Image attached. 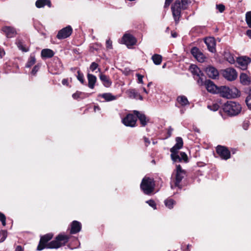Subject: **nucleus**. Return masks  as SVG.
Masks as SVG:
<instances>
[{
  "label": "nucleus",
  "instance_id": "1",
  "mask_svg": "<svg viewBox=\"0 0 251 251\" xmlns=\"http://www.w3.org/2000/svg\"><path fill=\"white\" fill-rule=\"evenodd\" d=\"M53 234L48 233L41 236L38 246L37 248L38 251H42L43 249H58L67 243L69 239V236L59 234L56 237L55 240L48 242L52 239Z\"/></svg>",
  "mask_w": 251,
  "mask_h": 251
},
{
  "label": "nucleus",
  "instance_id": "2",
  "mask_svg": "<svg viewBox=\"0 0 251 251\" xmlns=\"http://www.w3.org/2000/svg\"><path fill=\"white\" fill-rule=\"evenodd\" d=\"M176 144L170 149L171 159L174 162H180L182 161L187 162L188 157L184 152H180V154H178V150L182 148L183 145L182 138L176 137Z\"/></svg>",
  "mask_w": 251,
  "mask_h": 251
},
{
  "label": "nucleus",
  "instance_id": "3",
  "mask_svg": "<svg viewBox=\"0 0 251 251\" xmlns=\"http://www.w3.org/2000/svg\"><path fill=\"white\" fill-rule=\"evenodd\" d=\"M190 2L191 0H181V6L180 2L179 0H176L172 5L171 9L172 14L176 24H177L179 22V19L181 17V9H186L187 4Z\"/></svg>",
  "mask_w": 251,
  "mask_h": 251
},
{
  "label": "nucleus",
  "instance_id": "4",
  "mask_svg": "<svg viewBox=\"0 0 251 251\" xmlns=\"http://www.w3.org/2000/svg\"><path fill=\"white\" fill-rule=\"evenodd\" d=\"M218 93L223 98L227 99L235 98L240 96V91L235 87L221 86L219 88Z\"/></svg>",
  "mask_w": 251,
  "mask_h": 251
},
{
  "label": "nucleus",
  "instance_id": "5",
  "mask_svg": "<svg viewBox=\"0 0 251 251\" xmlns=\"http://www.w3.org/2000/svg\"><path fill=\"white\" fill-rule=\"evenodd\" d=\"M241 106L239 103L232 101H227L223 107L224 112L229 116L237 115L241 112Z\"/></svg>",
  "mask_w": 251,
  "mask_h": 251
},
{
  "label": "nucleus",
  "instance_id": "6",
  "mask_svg": "<svg viewBox=\"0 0 251 251\" xmlns=\"http://www.w3.org/2000/svg\"><path fill=\"white\" fill-rule=\"evenodd\" d=\"M155 183L153 179L149 177L145 176L141 183L140 188L144 193L150 195L154 189Z\"/></svg>",
  "mask_w": 251,
  "mask_h": 251
},
{
  "label": "nucleus",
  "instance_id": "7",
  "mask_svg": "<svg viewBox=\"0 0 251 251\" xmlns=\"http://www.w3.org/2000/svg\"><path fill=\"white\" fill-rule=\"evenodd\" d=\"M185 171L182 169L180 165H176V169L175 171V186L179 188H181L180 183L182 179L185 177Z\"/></svg>",
  "mask_w": 251,
  "mask_h": 251
},
{
  "label": "nucleus",
  "instance_id": "8",
  "mask_svg": "<svg viewBox=\"0 0 251 251\" xmlns=\"http://www.w3.org/2000/svg\"><path fill=\"white\" fill-rule=\"evenodd\" d=\"M223 76L228 81H233L235 80L238 76L236 71L232 68H228L223 70Z\"/></svg>",
  "mask_w": 251,
  "mask_h": 251
},
{
  "label": "nucleus",
  "instance_id": "9",
  "mask_svg": "<svg viewBox=\"0 0 251 251\" xmlns=\"http://www.w3.org/2000/svg\"><path fill=\"white\" fill-rule=\"evenodd\" d=\"M136 116H135L132 114H127L122 119L123 123L127 126L134 127L136 126Z\"/></svg>",
  "mask_w": 251,
  "mask_h": 251
},
{
  "label": "nucleus",
  "instance_id": "10",
  "mask_svg": "<svg viewBox=\"0 0 251 251\" xmlns=\"http://www.w3.org/2000/svg\"><path fill=\"white\" fill-rule=\"evenodd\" d=\"M251 62L250 58L246 56H241L237 58L236 66L242 70H246L247 68L248 64Z\"/></svg>",
  "mask_w": 251,
  "mask_h": 251
},
{
  "label": "nucleus",
  "instance_id": "11",
  "mask_svg": "<svg viewBox=\"0 0 251 251\" xmlns=\"http://www.w3.org/2000/svg\"><path fill=\"white\" fill-rule=\"evenodd\" d=\"M191 53L194 57L199 62H204L206 59L205 56L197 47H193L191 50Z\"/></svg>",
  "mask_w": 251,
  "mask_h": 251
},
{
  "label": "nucleus",
  "instance_id": "12",
  "mask_svg": "<svg viewBox=\"0 0 251 251\" xmlns=\"http://www.w3.org/2000/svg\"><path fill=\"white\" fill-rule=\"evenodd\" d=\"M73 29L70 25H68L66 27L60 30L56 36L58 39H65L69 37L72 33Z\"/></svg>",
  "mask_w": 251,
  "mask_h": 251
},
{
  "label": "nucleus",
  "instance_id": "13",
  "mask_svg": "<svg viewBox=\"0 0 251 251\" xmlns=\"http://www.w3.org/2000/svg\"><path fill=\"white\" fill-rule=\"evenodd\" d=\"M216 151L223 159L227 160L230 157V151L225 147L218 146L216 148Z\"/></svg>",
  "mask_w": 251,
  "mask_h": 251
},
{
  "label": "nucleus",
  "instance_id": "14",
  "mask_svg": "<svg viewBox=\"0 0 251 251\" xmlns=\"http://www.w3.org/2000/svg\"><path fill=\"white\" fill-rule=\"evenodd\" d=\"M122 42L129 48L130 46L135 45L137 40L133 35L130 34H125L123 37Z\"/></svg>",
  "mask_w": 251,
  "mask_h": 251
},
{
  "label": "nucleus",
  "instance_id": "15",
  "mask_svg": "<svg viewBox=\"0 0 251 251\" xmlns=\"http://www.w3.org/2000/svg\"><path fill=\"white\" fill-rule=\"evenodd\" d=\"M133 113L134 115L136 116V118H138L142 126H145L149 122L150 119L147 117L144 113L136 110H134Z\"/></svg>",
  "mask_w": 251,
  "mask_h": 251
},
{
  "label": "nucleus",
  "instance_id": "16",
  "mask_svg": "<svg viewBox=\"0 0 251 251\" xmlns=\"http://www.w3.org/2000/svg\"><path fill=\"white\" fill-rule=\"evenodd\" d=\"M204 86L208 92L213 94L218 93L219 88L210 80H205Z\"/></svg>",
  "mask_w": 251,
  "mask_h": 251
},
{
  "label": "nucleus",
  "instance_id": "17",
  "mask_svg": "<svg viewBox=\"0 0 251 251\" xmlns=\"http://www.w3.org/2000/svg\"><path fill=\"white\" fill-rule=\"evenodd\" d=\"M204 42L207 46V49L211 52H214L216 51L215 46L216 42L213 37H207L204 40Z\"/></svg>",
  "mask_w": 251,
  "mask_h": 251
},
{
  "label": "nucleus",
  "instance_id": "18",
  "mask_svg": "<svg viewBox=\"0 0 251 251\" xmlns=\"http://www.w3.org/2000/svg\"><path fill=\"white\" fill-rule=\"evenodd\" d=\"M208 76L212 79H216L219 76L218 71L214 67L209 66L205 69Z\"/></svg>",
  "mask_w": 251,
  "mask_h": 251
},
{
  "label": "nucleus",
  "instance_id": "19",
  "mask_svg": "<svg viewBox=\"0 0 251 251\" xmlns=\"http://www.w3.org/2000/svg\"><path fill=\"white\" fill-rule=\"evenodd\" d=\"M126 94L130 99L143 100L142 96L135 89H129L126 90Z\"/></svg>",
  "mask_w": 251,
  "mask_h": 251
},
{
  "label": "nucleus",
  "instance_id": "20",
  "mask_svg": "<svg viewBox=\"0 0 251 251\" xmlns=\"http://www.w3.org/2000/svg\"><path fill=\"white\" fill-rule=\"evenodd\" d=\"M81 228V224L77 221H74L71 224V234H75L79 232Z\"/></svg>",
  "mask_w": 251,
  "mask_h": 251
},
{
  "label": "nucleus",
  "instance_id": "21",
  "mask_svg": "<svg viewBox=\"0 0 251 251\" xmlns=\"http://www.w3.org/2000/svg\"><path fill=\"white\" fill-rule=\"evenodd\" d=\"M100 79L102 84L107 88L110 87L112 84V81H111L109 77L104 74L100 73Z\"/></svg>",
  "mask_w": 251,
  "mask_h": 251
},
{
  "label": "nucleus",
  "instance_id": "22",
  "mask_svg": "<svg viewBox=\"0 0 251 251\" xmlns=\"http://www.w3.org/2000/svg\"><path fill=\"white\" fill-rule=\"evenodd\" d=\"M98 97L103 98L106 101H110L116 100L118 96L113 95L110 93H105L99 94Z\"/></svg>",
  "mask_w": 251,
  "mask_h": 251
},
{
  "label": "nucleus",
  "instance_id": "23",
  "mask_svg": "<svg viewBox=\"0 0 251 251\" xmlns=\"http://www.w3.org/2000/svg\"><path fill=\"white\" fill-rule=\"evenodd\" d=\"M2 30L5 33L7 38H12L16 34L15 29L10 26L3 27Z\"/></svg>",
  "mask_w": 251,
  "mask_h": 251
},
{
  "label": "nucleus",
  "instance_id": "24",
  "mask_svg": "<svg viewBox=\"0 0 251 251\" xmlns=\"http://www.w3.org/2000/svg\"><path fill=\"white\" fill-rule=\"evenodd\" d=\"M87 78L88 80V87L91 89H93L97 81L96 76L92 74H88Z\"/></svg>",
  "mask_w": 251,
  "mask_h": 251
},
{
  "label": "nucleus",
  "instance_id": "25",
  "mask_svg": "<svg viewBox=\"0 0 251 251\" xmlns=\"http://www.w3.org/2000/svg\"><path fill=\"white\" fill-rule=\"evenodd\" d=\"M240 79L241 83L244 85H248L251 83L250 78L245 73L240 74Z\"/></svg>",
  "mask_w": 251,
  "mask_h": 251
},
{
  "label": "nucleus",
  "instance_id": "26",
  "mask_svg": "<svg viewBox=\"0 0 251 251\" xmlns=\"http://www.w3.org/2000/svg\"><path fill=\"white\" fill-rule=\"evenodd\" d=\"M177 102L182 106L189 104L187 98L185 96H179L176 99Z\"/></svg>",
  "mask_w": 251,
  "mask_h": 251
},
{
  "label": "nucleus",
  "instance_id": "27",
  "mask_svg": "<svg viewBox=\"0 0 251 251\" xmlns=\"http://www.w3.org/2000/svg\"><path fill=\"white\" fill-rule=\"evenodd\" d=\"M190 70L194 75L200 76L202 75V73L200 68L195 65H191L190 67Z\"/></svg>",
  "mask_w": 251,
  "mask_h": 251
},
{
  "label": "nucleus",
  "instance_id": "28",
  "mask_svg": "<svg viewBox=\"0 0 251 251\" xmlns=\"http://www.w3.org/2000/svg\"><path fill=\"white\" fill-rule=\"evenodd\" d=\"M36 6L38 8H41L45 5L49 7L51 6V2L50 0H37L35 3Z\"/></svg>",
  "mask_w": 251,
  "mask_h": 251
},
{
  "label": "nucleus",
  "instance_id": "29",
  "mask_svg": "<svg viewBox=\"0 0 251 251\" xmlns=\"http://www.w3.org/2000/svg\"><path fill=\"white\" fill-rule=\"evenodd\" d=\"M54 55L53 51L50 49H43L41 51V55L44 58H50Z\"/></svg>",
  "mask_w": 251,
  "mask_h": 251
},
{
  "label": "nucleus",
  "instance_id": "30",
  "mask_svg": "<svg viewBox=\"0 0 251 251\" xmlns=\"http://www.w3.org/2000/svg\"><path fill=\"white\" fill-rule=\"evenodd\" d=\"M151 59L154 64L159 65L161 63L162 57L161 55L155 54L152 56Z\"/></svg>",
  "mask_w": 251,
  "mask_h": 251
},
{
  "label": "nucleus",
  "instance_id": "31",
  "mask_svg": "<svg viewBox=\"0 0 251 251\" xmlns=\"http://www.w3.org/2000/svg\"><path fill=\"white\" fill-rule=\"evenodd\" d=\"M88 96V95L87 94H85L79 91H77L76 92L74 93L72 96L73 98L74 99H83Z\"/></svg>",
  "mask_w": 251,
  "mask_h": 251
},
{
  "label": "nucleus",
  "instance_id": "32",
  "mask_svg": "<svg viewBox=\"0 0 251 251\" xmlns=\"http://www.w3.org/2000/svg\"><path fill=\"white\" fill-rule=\"evenodd\" d=\"M176 202L173 199H167L164 201L165 205L169 209L173 208Z\"/></svg>",
  "mask_w": 251,
  "mask_h": 251
},
{
  "label": "nucleus",
  "instance_id": "33",
  "mask_svg": "<svg viewBox=\"0 0 251 251\" xmlns=\"http://www.w3.org/2000/svg\"><path fill=\"white\" fill-rule=\"evenodd\" d=\"M36 62V59L34 56L31 55L28 59L27 62L25 65L26 68H29L33 65Z\"/></svg>",
  "mask_w": 251,
  "mask_h": 251
},
{
  "label": "nucleus",
  "instance_id": "34",
  "mask_svg": "<svg viewBox=\"0 0 251 251\" xmlns=\"http://www.w3.org/2000/svg\"><path fill=\"white\" fill-rule=\"evenodd\" d=\"M225 58L229 63L231 64L235 63V62L233 55L231 53H226L225 55Z\"/></svg>",
  "mask_w": 251,
  "mask_h": 251
},
{
  "label": "nucleus",
  "instance_id": "35",
  "mask_svg": "<svg viewBox=\"0 0 251 251\" xmlns=\"http://www.w3.org/2000/svg\"><path fill=\"white\" fill-rule=\"evenodd\" d=\"M7 236V232L5 230H1L0 231V242H3L6 238Z\"/></svg>",
  "mask_w": 251,
  "mask_h": 251
},
{
  "label": "nucleus",
  "instance_id": "36",
  "mask_svg": "<svg viewBox=\"0 0 251 251\" xmlns=\"http://www.w3.org/2000/svg\"><path fill=\"white\" fill-rule=\"evenodd\" d=\"M16 44L20 50L25 52L27 51V50L24 47V44L21 40H17L16 41Z\"/></svg>",
  "mask_w": 251,
  "mask_h": 251
},
{
  "label": "nucleus",
  "instance_id": "37",
  "mask_svg": "<svg viewBox=\"0 0 251 251\" xmlns=\"http://www.w3.org/2000/svg\"><path fill=\"white\" fill-rule=\"evenodd\" d=\"M246 21L248 26L251 28V11L247 12L246 14Z\"/></svg>",
  "mask_w": 251,
  "mask_h": 251
},
{
  "label": "nucleus",
  "instance_id": "38",
  "mask_svg": "<svg viewBox=\"0 0 251 251\" xmlns=\"http://www.w3.org/2000/svg\"><path fill=\"white\" fill-rule=\"evenodd\" d=\"M207 107L211 110L216 111L219 108V105L217 103H213L211 105H208Z\"/></svg>",
  "mask_w": 251,
  "mask_h": 251
},
{
  "label": "nucleus",
  "instance_id": "39",
  "mask_svg": "<svg viewBox=\"0 0 251 251\" xmlns=\"http://www.w3.org/2000/svg\"><path fill=\"white\" fill-rule=\"evenodd\" d=\"M198 78L197 79L198 84L200 86L204 85L205 81L204 80L203 74L201 75H200V76H198Z\"/></svg>",
  "mask_w": 251,
  "mask_h": 251
},
{
  "label": "nucleus",
  "instance_id": "40",
  "mask_svg": "<svg viewBox=\"0 0 251 251\" xmlns=\"http://www.w3.org/2000/svg\"><path fill=\"white\" fill-rule=\"evenodd\" d=\"M245 101L249 108L251 109V93L247 97Z\"/></svg>",
  "mask_w": 251,
  "mask_h": 251
},
{
  "label": "nucleus",
  "instance_id": "41",
  "mask_svg": "<svg viewBox=\"0 0 251 251\" xmlns=\"http://www.w3.org/2000/svg\"><path fill=\"white\" fill-rule=\"evenodd\" d=\"M146 203H147L150 206L152 207L154 209H156V205L155 201L153 200H150L146 201Z\"/></svg>",
  "mask_w": 251,
  "mask_h": 251
},
{
  "label": "nucleus",
  "instance_id": "42",
  "mask_svg": "<svg viewBox=\"0 0 251 251\" xmlns=\"http://www.w3.org/2000/svg\"><path fill=\"white\" fill-rule=\"evenodd\" d=\"M216 8L220 13H222L225 9V6L222 4H217Z\"/></svg>",
  "mask_w": 251,
  "mask_h": 251
},
{
  "label": "nucleus",
  "instance_id": "43",
  "mask_svg": "<svg viewBox=\"0 0 251 251\" xmlns=\"http://www.w3.org/2000/svg\"><path fill=\"white\" fill-rule=\"evenodd\" d=\"M77 73H78V75L77 76V77L78 80H79V81H80V82L81 83H82V84L84 83V79L83 78V74L80 73L79 71L77 72Z\"/></svg>",
  "mask_w": 251,
  "mask_h": 251
},
{
  "label": "nucleus",
  "instance_id": "44",
  "mask_svg": "<svg viewBox=\"0 0 251 251\" xmlns=\"http://www.w3.org/2000/svg\"><path fill=\"white\" fill-rule=\"evenodd\" d=\"M40 67V65L39 64H37L36 65H35L33 69L32 70V71H31V74L33 75H35L36 73L38 71V70H39V68Z\"/></svg>",
  "mask_w": 251,
  "mask_h": 251
},
{
  "label": "nucleus",
  "instance_id": "45",
  "mask_svg": "<svg viewBox=\"0 0 251 251\" xmlns=\"http://www.w3.org/2000/svg\"><path fill=\"white\" fill-rule=\"evenodd\" d=\"M98 67V64L95 62H93L90 66V69L94 72Z\"/></svg>",
  "mask_w": 251,
  "mask_h": 251
},
{
  "label": "nucleus",
  "instance_id": "46",
  "mask_svg": "<svg viewBox=\"0 0 251 251\" xmlns=\"http://www.w3.org/2000/svg\"><path fill=\"white\" fill-rule=\"evenodd\" d=\"M250 125V122L248 121H245L243 123V127L245 130H247Z\"/></svg>",
  "mask_w": 251,
  "mask_h": 251
},
{
  "label": "nucleus",
  "instance_id": "47",
  "mask_svg": "<svg viewBox=\"0 0 251 251\" xmlns=\"http://www.w3.org/2000/svg\"><path fill=\"white\" fill-rule=\"evenodd\" d=\"M106 48L108 49H112V43L110 40H107L106 42Z\"/></svg>",
  "mask_w": 251,
  "mask_h": 251
},
{
  "label": "nucleus",
  "instance_id": "48",
  "mask_svg": "<svg viewBox=\"0 0 251 251\" xmlns=\"http://www.w3.org/2000/svg\"><path fill=\"white\" fill-rule=\"evenodd\" d=\"M136 75L138 78V83H142V84L143 83V76L139 74H137Z\"/></svg>",
  "mask_w": 251,
  "mask_h": 251
},
{
  "label": "nucleus",
  "instance_id": "49",
  "mask_svg": "<svg viewBox=\"0 0 251 251\" xmlns=\"http://www.w3.org/2000/svg\"><path fill=\"white\" fill-rule=\"evenodd\" d=\"M144 141L145 144V146L146 147L148 146L150 144V141L149 138L144 137Z\"/></svg>",
  "mask_w": 251,
  "mask_h": 251
},
{
  "label": "nucleus",
  "instance_id": "50",
  "mask_svg": "<svg viewBox=\"0 0 251 251\" xmlns=\"http://www.w3.org/2000/svg\"><path fill=\"white\" fill-rule=\"evenodd\" d=\"M173 131V128H172L171 126H170L168 128L167 133H168V137H170L172 135V133Z\"/></svg>",
  "mask_w": 251,
  "mask_h": 251
},
{
  "label": "nucleus",
  "instance_id": "51",
  "mask_svg": "<svg viewBox=\"0 0 251 251\" xmlns=\"http://www.w3.org/2000/svg\"><path fill=\"white\" fill-rule=\"evenodd\" d=\"M173 0H165V2L164 4V7H168L170 3L173 1Z\"/></svg>",
  "mask_w": 251,
  "mask_h": 251
},
{
  "label": "nucleus",
  "instance_id": "52",
  "mask_svg": "<svg viewBox=\"0 0 251 251\" xmlns=\"http://www.w3.org/2000/svg\"><path fill=\"white\" fill-rule=\"evenodd\" d=\"M4 220H6L5 215L3 213L0 212V221H4Z\"/></svg>",
  "mask_w": 251,
  "mask_h": 251
},
{
  "label": "nucleus",
  "instance_id": "53",
  "mask_svg": "<svg viewBox=\"0 0 251 251\" xmlns=\"http://www.w3.org/2000/svg\"><path fill=\"white\" fill-rule=\"evenodd\" d=\"M15 251H24V250L21 246H18L16 248Z\"/></svg>",
  "mask_w": 251,
  "mask_h": 251
},
{
  "label": "nucleus",
  "instance_id": "54",
  "mask_svg": "<svg viewBox=\"0 0 251 251\" xmlns=\"http://www.w3.org/2000/svg\"><path fill=\"white\" fill-rule=\"evenodd\" d=\"M4 54V51L0 48V58H2Z\"/></svg>",
  "mask_w": 251,
  "mask_h": 251
},
{
  "label": "nucleus",
  "instance_id": "55",
  "mask_svg": "<svg viewBox=\"0 0 251 251\" xmlns=\"http://www.w3.org/2000/svg\"><path fill=\"white\" fill-rule=\"evenodd\" d=\"M171 35H172V37L176 38V37H177V33L176 32H174L172 31Z\"/></svg>",
  "mask_w": 251,
  "mask_h": 251
},
{
  "label": "nucleus",
  "instance_id": "56",
  "mask_svg": "<svg viewBox=\"0 0 251 251\" xmlns=\"http://www.w3.org/2000/svg\"><path fill=\"white\" fill-rule=\"evenodd\" d=\"M247 35L251 38V29L247 31Z\"/></svg>",
  "mask_w": 251,
  "mask_h": 251
},
{
  "label": "nucleus",
  "instance_id": "57",
  "mask_svg": "<svg viewBox=\"0 0 251 251\" xmlns=\"http://www.w3.org/2000/svg\"><path fill=\"white\" fill-rule=\"evenodd\" d=\"M100 109V107L98 106H95L94 107V111L96 112L97 110H99Z\"/></svg>",
  "mask_w": 251,
  "mask_h": 251
},
{
  "label": "nucleus",
  "instance_id": "58",
  "mask_svg": "<svg viewBox=\"0 0 251 251\" xmlns=\"http://www.w3.org/2000/svg\"><path fill=\"white\" fill-rule=\"evenodd\" d=\"M67 82V80L65 79L62 80V83L63 84L65 85Z\"/></svg>",
  "mask_w": 251,
  "mask_h": 251
},
{
  "label": "nucleus",
  "instance_id": "59",
  "mask_svg": "<svg viewBox=\"0 0 251 251\" xmlns=\"http://www.w3.org/2000/svg\"><path fill=\"white\" fill-rule=\"evenodd\" d=\"M2 224L3 226L6 225V220H4V221H1Z\"/></svg>",
  "mask_w": 251,
  "mask_h": 251
},
{
  "label": "nucleus",
  "instance_id": "60",
  "mask_svg": "<svg viewBox=\"0 0 251 251\" xmlns=\"http://www.w3.org/2000/svg\"><path fill=\"white\" fill-rule=\"evenodd\" d=\"M143 91L146 93V94H148V92L147 91V90L146 89V88L145 87H143Z\"/></svg>",
  "mask_w": 251,
  "mask_h": 251
},
{
  "label": "nucleus",
  "instance_id": "61",
  "mask_svg": "<svg viewBox=\"0 0 251 251\" xmlns=\"http://www.w3.org/2000/svg\"><path fill=\"white\" fill-rule=\"evenodd\" d=\"M180 112L181 114H183L184 113V109H181V110H180Z\"/></svg>",
  "mask_w": 251,
  "mask_h": 251
},
{
  "label": "nucleus",
  "instance_id": "62",
  "mask_svg": "<svg viewBox=\"0 0 251 251\" xmlns=\"http://www.w3.org/2000/svg\"><path fill=\"white\" fill-rule=\"evenodd\" d=\"M151 84H152V83H151V82H150V83H148V87L150 86V85H151Z\"/></svg>",
  "mask_w": 251,
  "mask_h": 251
},
{
  "label": "nucleus",
  "instance_id": "63",
  "mask_svg": "<svg viewBox=\"0 0 251 251\" xmlns=\"http://www.w3.org/2000/svg\"><path fill=\"white\" fill-rule=\"evenodd\" d=\"M165 67H166V64H164L163 65L162 68H165Z\"/></svg>",
  "mask_w": 251,
  "mask_h": 251
},
{
  "label": "nucleus",
  "instance_id": "64",
  "mask_svg": "<svg viewBox=\"0 0 251 251\" xmlns=\"http://www.w3.org/2000/svg\"><path fill=\"white\" fill-rule=\"evenodd\" d=\"M169 30V27H168L166 29V31H168Z\"/></svg>",
  "mask_w": 251,
  "mask_h": 251
}]
</instances>
